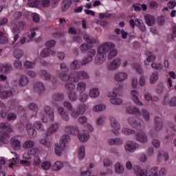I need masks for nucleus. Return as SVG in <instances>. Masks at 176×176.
Listing matches in <instances>:
<instances>
[{"label": "nucleus", "instance_id": "nucleus-1", "mask_svg": "<svg viewBox=\"0 0 176 176\" xmlns=\"http://www.w3.org/2000/svg\"><path fill=\"white\" fill-rule=\"evenodd\" d=\"M115 44L113 43H104L101 45L98 50V54L95 58L96 65H101L107 58V52L115 49Z\"/></svg>", "mask_w": 176, "mask_h": 176}, {"label": "nucleus", "instance_id": "nucleus-2", "mask_svg": "<svg viewBox=\"0 0 176 176\" xmlns=\"http://www.w3.org/2000/svg\"><path fill=\"white\" fill-rule=\"evenodd\" d=\"M59 78L60 80H63V82H67V80H70V82H78L79 80L89 79V76L86 72H73L69 74V76L65 73L61 74Z\"/></svg>", "mask_w": 176, "mask_h": 176}, {"label": "nucleus", "instance_id": "nucleus-3", "mask_svg": "<svg viewBox=\"0 0 176 176\" xmlns=\"http://www.w3.org/2000/svg\"><path fill=\"white\" fill-rule=\"evenodd\" d=\"M0 141L3 144H8L9 133H12V127L5 122L0 123Z\"/></svg>", "mask_w": 176, "mask_h": 176}, {"label": "nucleus", "instance_id": "nucleus-4", "mask_svg": "<svg viewBox=\"0 0 176 176\" xmlns=\"http://www.w3.org/2000/svg\"><path fill=\"white\" fill-rule=\"evenodd\" d=\"M64 94L63 93H55L52 96V104L54 107L58 108V104L56 102H61L64 100Z\"/></svg>", "mask_w": 176, "mask_h": 176}, {"label": "nucleus", "instance_id": "nucleus-5", "mask_svg": "<svg viewBox=\"0 0 176 176\" xmlns=\"http://www.w3.org/2000/svg\"><path fill=\"white\" fill-rule=\"evenodd\" d=\"M96 53H97V51H96V50L89 49L87 53V57L82 59V62L81 64L82 65H86V64H88V63L92 61L93 57L96 56Z\"/></svg>", "mask_w": 176, "mask_h": 176}, {"label": "nucleus", "instance_id": "nucleus-6", "mask_svg": "<svg viewBox=\"0 0 176 176\" xmlns=\"http://www.w3.org/2000/svg\"><path fill=\"white\" fill-rule=\"evenodd\" d=\"M86 112V104H78L76 111L72 112L73 118H78L80 115H83Z\"/></svg>", "mask_w": 176, "mask_h": 176}, {"label": "nucleus", "instance_id": "nucleus-7", "mask_svg": "<svg viewBox=\"0 0 176 176\" xmlns=\"http://www.w3.org/2000/svg\"><path fill=\"white\" fill-rule=\"evenodd\" d=\"M120 64H122V59L116 58L108 65V69L109 71H115V69H118L120 67Z\"/></svg>", "mask_w": 176, "mask_h": 176}, {"label": "nucleus", "instance_id": "nucleus-8", "mask_svg": "<svg viewBox=\"0 0 176 176\" xmlns=\"http://www.w3.org/2000/svg\"><path fill=\"white\" fill-rule=\"evenodd\" d=\"M155 126L154 130L155 131H161L162 129H163V120L160 118L159 116H155L154 118Z\"/></svg>", "mask_w": 176, "mask_h": 176}, {"label": "nucleus", "instance_id": "nucleus-9", "mask_svg": "<svg viewBox=\"0 0 176 176\" xmlns=\"http://www.w3.org/2000/svg\"><path fill=\"white\" fill-rule=\"evenodd\" d=\"M109 97H111L110 98V102L113 104V105H120L122 102V99L117 98L118 94L116 92L113 91L111 94H110Z\"/></svg>", "mask_w": 176, "mask_h": 176}, {"label": "nucleus", "instance_id": "nucleus-10", "mask_svg": "<svg viewBox=\"0 0 176 176\" xmlns=\"http://www.w3.org/2000/svg\"><path fill=\"white\" fill-rule=\"evenodd\" d=\"M44 111L47 116H48L52 122H54V111L49 105H46L43 107Z\"/></svg>", "mask_w": 176, "mask_h": 176}, {"label": "nucleus", "instance_id": "nucleus-11", "mask_svg": "<svg viewBox=\"0 0 176 176\" xmlns=\"http://www.w3.org/2000/svg\"><path fill=\"white\" fill-rule=\"evenodd\" d=\"M33 89L35 93H38V94L45 93V86H43V83L42 82H36L34 85Z\"/></svg>", "mask_w": 176, "mask_h": 176}, {"label": "nucleus", "instance_id": "nucleus-12", "mask_svg": "<svg viewBox=\"0 0 176 176\" xmlns=\"http://www.w3.org/2000/svg\"><path fill=\"white\" fill-rule=\"evenodd\" d=\"M136 140L139 142H142L143 144H145L148 142V137L146 136V134L144 132H140L136 134Z\"/></svg>", "mask_w": 176, "mask_h": 176}, {"label": "nucleus", "instance_id": "nucleus-13", "mask_svg": "<svg viewBox=\"0 0 176 176\" xmlns=\"http://www.w3.org/2000/svg\"><path fill=\"white\" fill-rule=\"evenodd\" d=\"M71 142V138L68 135H64L60 138V144L62 148H67L68 144Z\"/></svg>", "mask_w": 176, "mask_h": 176}, {"label": "nucleus", "instance_id": "nucleus-14", "mask_svg": "<svg viewBox=\"0 0 176 176\" xmlns=\"http://www.w3.org/2000/svg\"><path fill=\"white\" fill-rule=\"evenodd\" d=\"M65 132L67 134H72L73 135H79V129L76 126H68L65 128Z\"/></svg>", "mask_w": 176, "mask_h": 176}, {"label": "nucleus", "instance_id": "nucleus-15", "mask_svg": "<svg viewBox=\"0 0 176 176\" xmlns=\"http://www.w3.org/2000/svg\"><path fill=\"white\" fill-rule=\"evenodd\" d=\"M114 79L116 82H123V80H126V79H127V74L125 72L117 73L114 76Z\"/></svg>", "mask_w": 176, "mask_h": 176}, {"label": "nucleus", "instance_id": "nucleus-16", "mask_svg": "<svg viewBox=\"0 0 176 176\" xmlns=\"http://www.w3.org/2000/svg\"><path fill=\"white\" fill-rule=\"evenodd\" d=\"M167 104L169 107H176V96L171 98L168 102H167V96H165L162 104L167 105Z\"/></svg>", "mask_w": 176, "mask_h": 176}, {"label": "nucleus", "instance_id": "nucleus-17", "mask_svg": "<svg viewBox=\"0 0 176 176\" xmlns=\"http://www.w3.org/2000/svg\"><path fill=\"white\" fill-rule=\"evenodd\" d=\"M12 69V63H5L0 65V71L1 72H9Z\"/></svg>", "mask_w": 176, "mask_h": 176}, {"label": "nucleus", "instance_id": "nucleus-18", "mask_svg": "<svg viewBox=\"0 0 176 176\" xmlns=\"http://www.w3.org/2000/svg\"><path fill=\"white\" fill-rule=\"evenodd\" d=\"M83 39L88 43L89 45H94V43H97V40L96 38H94L90 35L87 34H83Z\"/></svg>", "mask_w": 176, "mask_h": 176}, {"label": "nucleus", "instance_id": "nucleus-19", "mask_svg": "<svg viewBox=\"0 0 176 176\" xmlns=\"http://www.w3.org/2000/svg\"><path fill=\"white\" fill-rule=\"evenodd\" d=\"M128 122L132 127L134 129H137L138 130L139 129H141V124L138 123L137 120L133 117H130L128 120Z\"/></svg>", "mask_w": 176, "mask_h": 176}, {"label": "nucleus", "instance_id": "nucleus-20", "mask_svg": "<svg viewBox=\"0 0 176 176\" xmlns=\"http://www.w3.org/2000/svg\"><path fill=\"white\" fill-rule=\"evenodd\" d=\"M50 54L52 56H56V52L50 50L49 48L43 50L40 54L41 57H48Z\"/></svg>", "mask_w": 176, "mask_h": 176}, {"label": "nucleus", "instance_id": "nucleus-21", "mask_svg": "<svg viewBox=\"0 0 176 176\" xmlns=\"http://www.w3.org/2000/svg\"><path fill=\"white\" fill-rule=\"evenodd\" d=\"M62 168H64V164L60 161L56 162L52 166L53 171H60Z\"/></svg>", "mask_w": 176, "mask_h": 176}, {"label": "nucleus", "instance_id": "nucleus-22", "mask_svg": "<svg viewBox=\"0 0 176 176\" xmlns=\"http://www.w3.org/2000/svg\"><path fill=\"white\" fill-rule=\"evenodd\" d=\"M58 129V124H54L51 125L47 131V133H46L47 137H49V135H52V134H53L54 133H56Z\"/></svg>", "mask_w": 176, "mask_h": 176}, {"label": "nucleus", "instance_id": "nucleus-23", "mask_svg": "<svg viewBox=\"0 0 176 176\" xmlns=\"http://www.w3.org/2000/svg\"><path fill=\"white\" fill-rule=\"evenodd\" d=\"M28 77H27L26 76H21L19 82V87H25V86H27V85H28Z\"/></svg>", "mask_w": 176, "mask_h": 176}, {"label": "nucleus", "instance_id": "nucleus-24", "mask_svg": "<svg viewBox=\"0 0 176 176\" xmlns=\"http://www.w3.org/2000/svg\"><path fill=\"white\" fill-rule=\"evenodd\" d=\"M58 112L60 115L63 120H65V122H68V120H69V116H68V114H67V113L64 111V108L58 107Z\"/></svg>", "mask_w": 176, "mask_h": 176}, {"label": "nucleus", "instance_id": "nucleus-25", "mask_svg": "<svg viewBox=\"0 0 176 176\" xmlns=\"http://www.w3.org/2000/svg\"><path fill=\"white\" fill-rule=\"evenodd\" d=\"M135 25L138 27L142 32L146 31V27H145V24H144V21L142 19H136Z\"/></svg>", "mask_w": 176, "mask_h": 176}, {"label": "nucleus", "instance_id": "nucleus-26", "mask_svg": "<svg viewBox=\"0 0 176 176\" xmlns=\"http://www.w3.org/2000/svg\"><path fill=\"white\" fill-rule=\"evenodd\" d=\"M11 145L14 151H20V148H21V142L16 139H12L11 140Z\"/></svg>", "mask_w": 176, "mask_h": 176}, {"label": "nucleus", "instance_id": "nucleus-27", "mask_svg": "<svg viewBox=\"0 0 176 176\" xmlns=\"http://www.w3.org/2000/svg\"><path fill=\"white\" fill-rule=\"evenodd\" d=\"M144 19L147 25H149V27H152V25L155 24V17H153L152 15H146Z\"/></svg>", "mask_w": 176, "mask_h": 176}, {"label": "nucleus", "instance_id": "nucleus-28", "mask_svg": "<svg viewBox=\"0 0 176 176\" xmlns=\"http://www.w3.org/2000/svg\"><path fill=\"white\" fill-rule=\"evenodd\" d=\"M71 3H72V0H63L62 10L63 12H67V10L71 8Z\"/></svg>", "mask_w": 176, "mask_h": 176}, {"label": "nucleus", "instance_id": "nucleus-29", "mask_svg": "<svg viewBox=\"0 0 176 176\" xmlns=\"http://www.w3.org/2000/svg\"><path fill=\"white\" fill-rule=\"evenodd\" d=\"M109 145H122L123 144V140L120 138H114V139H109L108 141Z\"/></svg>", "mask_w": 176, "mask_h": 176}, {"label": "nucleus", "instance_id": "nucleus-30", "mask_svg": "<svg viewBox=\"0 0 176 176\" xmlns=\"http://www.w3.org/2000/svg\"><path fill=\"white\" fill-rule=\"evenodd\" d=\"M110 122H111V127H113V129H114V130H120V124H119V122H118V121L113 118H111L110 119Z\"/></svg>", "mask_w": 176, "mask_h": 176}, {"label": "nucleus", "instance_id": "nucleus-31", "mask_svg": "<svg viewBox=\"0 0 176 176\" xmlns=\"http://www.w3.org/2000/svg\"><path fill=\"white\" fill-rule=\"evenodd\" d=\"M85 155H86V149L85 148V146H81L78 148V159H79V160H83V159H85Z\"/></svg>", "mask_w": 176, "mask_h": 176}, {"label": "nucleus", "instance_id": "nucleus-32", "mask_svg": "<svg viewBox=\"0 0 176 176\" xmlns=\"http://www.w3.org/2000/svg\"><path fill=\"white\" fill-rule=\"evenodd\" d=\"M23 146L25 149H32V148L35 146V142L32 140H27L23 143Z\"/></svg>", "mask_w": 176, "mask_h": 176}, {"label": "nucleus", "instance_id": "nucleus-33", "mask_svg": "<svg viewBox=\"0 0 176 176\" xmlns=\"http://www.w3.org/2000/svg\"><path fill=\"white\" fill-rule=\"evenodd\" d=\"M78 138L81 142H86L89 140V132L86 131L85 133H78Z\"/></svg>", "mask_w": 176, "mask_h": 176}, {"label": "nucleus", "instance_id": "nucleus-34", "mask_svg": "<svg viewBox=\"0 0 176 176\" xmlns=\"http://www.w3.org/2000/svg\"><path fill=\"white\" fill-rule=\"evenodd\" d=\"M141 113L144 120H146V122H149V120H151V114L149 113V111H148V110L142 109Z\"/></svg>", "mask_w": 176, "mask_h": 176}, {"label": "nucleus", "instance_id": "nucleus-35", "mask_svg": "<svg viewBox=\"0 0 176 176\" xmlns=\"http://www.w3.org/2000/svg\"><path fill=\"white\" fill-rule=\"evenodd\" d=\"M158 79H159V73L157 72H153L150 77L151 85H153V83H156Z\"/></svg>", "mask_w": 176, "mask_h": 176}, {"label": "nucleus", "instance_id": "nucleus-36", "mask_svg": "<svg viewBox=\"0 0 176 176\" xmlns=\"http://www.w3.org/2000/svg\"><path fill=\"white\" fill-rule=\"evenodd\" d=\"M67 96L70 101L75 102L78 100V94L75 91H70L67 93Z\"/></svg>", "mask_w": 176, "mask_h": 176}, {"label": "nucleus", "instance_id": "nucleus-37", "mask_svg": "<svg viewBox=\"0 0 176 176\" xmlns=\"http://www.w3.org/2000/svg\"><path fill=\"white\" fill-rule=\"evenodd\" d=\"M11 96H13V92L11 91H2L1 92V98H3V100L9 98V97H11Z\"/></svg>", "mask_w": 176, "mask_h": 176}, {"label": "nucleus", "instance_id": "nucleus-38", "mask_svg": "<svg viewBox=\"0 0 176 176\" xmlns=\"http://www.w3.org/2000/svg\"><path fill=\"white\" fill-rule=\"evenodd\" d=\"M6 43H9V39L3 32H0V45H6Z\"/></svg>", "mask_w": 176, "mask_h": 176}, {"label": "nucleus", "instance_id": "nucleus-39", "mask_svg": "<svg viewBox=\"0 0 176 176\" xmlns=\"http://www.w3.org/2000/svg\"><path fill=\"white\" fill-rule=\"evenodd\" d=\"M40 75L41 78H43L45 80H50V78H52L50 74H49L46 70H41L40 72Z\"/></svg>", "mask_w": 176, "mask_h": 176}, {"label": "nucleus", "instance_id": "nucleus-40", "mask_svg": "<svg viewBox=\"0 0 176 176\" xmlns=\"http://www.w3.org/2000/svg\"><path fill=\"white\" fill-rule=\"evenodd\" d=\"M89 96L91 98H96L100 96V91H98V89L93 88L89 91Z\"/></svg>", "mask_w": 176, "mask_h": 176}, {"label": "nucleus", "instance_id": "nucleus-41", "mask_svg": "<svg viewBox=\"0 0 176 176\" xmlns=\"http://www.w3.org/2000/svg\"><path fill=\"white\" fill-rule=\"evenodd\" d=\"M64 149H65V148H63L61 144H56L54 148L56 155L58 156H61V155H63L61 151H64Z\"/></svg>", "mask_w": 176, "mask_h": 176}, {"label": "nucleus", "instance_id": "nucleus-42", "mask_svg": "<svg viewBox=\"0 0 176 176\" xmlns=\"http://www.w3.org/2000/svg\"><path fill=\"white\" fill-rule=\"evenodd\" d=\"M125 151H126L127 152H135V146H134V144H131V143H127L125 146Z\"/></svg>", "mask_w": 176, "mask_h": 176}, {"label": "nucleus", "instance_id": "nucleus-43", "mask_svg": "<svg viewBox=\"0 0 176 176\" xmlns=\"http://www.w3.org/2000/svg\"><path fill=\"white\" fill-rule=\"evenodd\" d=\"M78 91H80V93H83L85 90H86V83L83 82H80L77 84V88Z\"/></svg>", "mask_w": 176, "mask_h": 176}, {"label": "nucleus", "instance_id": "nucleus-44", "mask_svg": "<svg viewBox=\"0 0 176 176\" xmlns=\"http://www.w3.org/2000/svg\"><path fill=\"white\" fill-rule=\"evenodd\" d=\"M81 63L79 60H74L70 65L71 69H79L80 68Z\"/></svg>", "mask_w": 176, "mask_h": 176}, {"label": "nucleus", "instance_id": "nucleus-45", "mask_svg": "<svg viewBox=\"0 0 176 176\" xmlns=\"http://www.w3.org/2000/svg\"><path fill=\"white\" fill-rule=\"evenodd\" d=\"M115 168L117 174H122L123 173V171H124V168H123V166H122L119 162L116 164Z\"/></svg>", "mask_w": 176, "mask_h": 176}, {"label": "nucleus", "instance_id": "nucleus-46", "mask_svg": "<svg viewBox=\"0 0 176 176\" xmlns=\"http://www.w3.org/2000/svg\"><path fill=\"white\" fill-rule=\"evenodd\" d=\"M13 54L15 58H21L24 54V52L21 49H16L14 50Z\"/></svg>", "mask_w": 176, "mask_h": 176}, {"label": "nucleus", "instance_id": "nucleus-47", "mask_svg": "<svg viewBox=\"0 0 176 176\" xmlns=\"http://www.w3.org/2000/svg\"><path fill=\"white\" fill-rule=\"evenodd\" d=\"M146 56H148L146 58V61H148V63H153V61L156 60V56L152 55V52H147Z\"/></svg>", "mask_w": 176, "mask_h": 176}, {"label": "nucleus", "instance_id": "nucleus-48", "mask_svg": "<svg viewBox=\"0 0 176 176\" xmlns=\"http://www.w3.org/2000/svg\"><path fill=\"white\" fill-rule=\"evenodd\" d=\"M122 134L125 135H131V134H135V131L129 128H123L122 129Z\"/></svg>", "mask_w": 176, "mask_h": 176}, {"label": "nucleus", "instance_id": "nucleus-49", "mask_svg": "<svg viewBox=\"0 0 176 176\" xmlns=\"http://www.w3.org/2000/svg\"><path fill=\"white\" fill-rule=\"evenodd\" d=\"M39 142L40 144H41V145H43L46 148H50V146H52V143L47 141V140H46L45 138L40 140Z\"/></svg>", "mask_w": 176, "mask_h": 176}, {"label": "nucleus", "instance_id": "nucleus-50", "mask_svg": "<svg viewBox=\"0 0 176 176\" xmlns=\"http://www.w3.org/2000/svg\"><path fill=\"white\" fill-rule=\"evenodd\" d=\"M78 100L80 102H86V101L89 100V95H87V94H80Z\"/></svg>", "mask_w": 176, "mask_h": 176}, {"label": "nucleus", "instance_id": "nucleus-51", "mask_svg": "<svg viewBox=\"0 0 176 176\" xmlns=\"http://www.w3.org/2000/svg\"><path fill=\"white\" fill-rule=\"evenodd\" d=\"M41 167L42 168H43V170H50V167H52V163H50V162H48V161H45L42 162Z\"/></svg>", "mask_w": 176, "mask_h": 176}, {"label": "nucleus", "instance_id": "nucleus-52", "mask_svg": "<svg viewBox=\"0 0 176 176\" xmlns=\"http://www.w3.org/2000/svg\"><path fill=\"white\" fill-rule=\"evenodd\" d=\"M38 3H39L38 0H28V5L30 8H38Z\"/></svg>", "mask_w": 176, "mask_h": 176}, {"label": "nucleus", "instance_id": "nucleus-53", "mask_svg": "<svg viewBox=\"0 0 176 176\" xmlns=\"http://www.w3.org/2000/svg\"><path fill=\"white\" fill-rule=\"evenodd\" d=\"M106 107L104 104H98L93 108L94 112H100V111H104Z\"/></svg>", "mask_w": 176, "mask_h": 176}, {"label": "nucleus", "instance_id": "nucleus-54", "mask_svg": "<svg viewBox=\"0 0 176 176\" xmlns=\"http://www.w3.org/2000/svg\"><path fill=\"white\" fill-rule=\"evenodd\" d=\"M39 3L43 8H49L50 6V0H39Z\"/></svg>", "mask_w": 176, "mask_h": 176}, {"label": "nucleus", "instance_id": "nucleus-55", "mask_svg": "<svg viewBox=\"0 0 176 176\" xmlns=\"http://www.w3.org/2000/svg\"><path fill=\"white\" fill-rule=\"evenodd\" d=\"M90 45H89V44L87 43H82L80 46V50L81 51L82 53H85L87 50H89V49H90Z\"/></svg>", "mask_w": 176, "mask_h": 176}, {"label": "nucleus", "instance_id": "nucleus-56", "mask_svg": "<svg viewBox=\"0 0 176 176\" xmlns=\"http://www.w3.org/2000/svg\"><path fill=\"white\" fill-rule=\"evenodd\" d=\"M117 55H118V50H116V49L112 50L109 53L108 58L109 60H111V59L113 58V57H116Z\"/></svg>", "mask_w": 176, "mask_h": 176}, {"label": "nucleus", "instance_id": "nucleus-57", "mask_svg": "<svg viewBox=\"0 0 176 176\" xmlns=\"http://www.w3.org/2000/svg\"><path fill=\"white\" fill-rule=\"evenodd\" d=\"M65 88L66 89V90L72 91V90H75V85L72 82L66 83L65 85Z\"/></svg>", "mask_w": 176, "mask_h": 176}, {"label": "nucleus", "instance_id": "nucleus-58", "mask_svg": "<svg viewBox=\"0 0 176 176\" xmlns=\"http://www.w3.org/2000/svg\"><path fill=\"white\" fill-rule=\"evenodd\" d=\"M34 126L36 130H43V124L41 121H35L34 122Z\"/></svg>", "mask_w": 176, "mask_h": 176}, {"label": "nucleus", "instance_id": "nucleus-59", "mask_svg": "<svg viewBox=\"0 0 176 176\" xmlns=\"http://www.w3.org/2000/svg\"><path fill=\"white\" fill-rule=\"evenodd\" d=\"M13 65H14V68H16V69H21L23 63L19 60H16L14 61Z\"/></svg>", "mask_w": 176, "mask_h": 176}, {"label": "nucleus", "instance_id": "nucleus-60", "mask_svg": "<svg viewBox=\"0 0 176 176\" xmlns=\"http://www.w3.org/2000/svg\"><path fill=\"white\" fill-rule=\"evenodd\" d=\"M7 119L9 122H10V120H16V119H17V115L14 113H10L7 116Z\"/></svg>", "mask_w": 176, "mask_h": 176}, {"label": "nucleus", "instance_id": "nucleus-61", "mask_svg": "<svg viewBox=\"0 0 176 176\" xmlns=\"http://www.w3.org/2000/svg\"><path fill=\"white\" fill-rule=\"evenodd\" d=\"M28 133L29 134L30 138H35V137H36V131L34 128L33 129H29Z\"/></svg>", "mask_w": 176, "mask_h": 176}, {"label": "nucleus", "instance_id": "nucleus-62", "mask_svg": "<svg viewBox=\"0 0 176 176\" xmlns=\"http://www.w3.org/2000/svg\"><path fill=\"white\" fill-rule=\"evenodd\" d=\"M73 41L76 43H82V42H83V38H82V36L79 35H74L73 36Z\"/></svg>", "mask_w": 176, "mask_h": 176}, {"label": "nucleus", "instance_id": "nucleus-63", "mask_svg": "<svg viewBox=\"0 0 176 176\" xmlns=\"http://www.w3.org/2000/svg\"><path fill=\"white\" fill-rule=\"evenodd\" d=\"M32 17L34 23H39L41 21V16L37 13H33Z\"/></svg>", "mask_w": 176, "mask_h": 176}, {"label": "nucleus", "instance_id": "nucleus-64", "mask_svg": "<svg viewBox=\"0 0 176 176\" xmlns=\"http://www.w3.org/2000/svg\"><path fill=\"white\" fill-rule=\"evenodd\" d=\"M29 109L30 111H34V112H38V106L35 103H30L28 105Z\"/></svg>", "mask_w": 176, "mask_h": 176}]
</instances>
